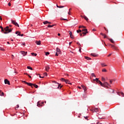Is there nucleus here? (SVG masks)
I'll use <instances>...</instances> for the list:
<instances>
[{
	"label": "nucleus",
	"mask_w": 124,
	"mask_h": 124,
	"mask_svg": "<svg viewBox=\"0 0 124 124\" xmlns=\"http://www.w3.org/2000/svg\"><path fill=\"white\" fill-rule=\"evenodd\" d=\"M1 31L2 32L6 34L7 33H9V32H11L13 30V29H9V26L6 27L4 29L3 28L1 29Z\"/></svg>",
	"instance_id": "f257e3e1"
},
{
	"label": "nucleus",
	"mask_w": 124,
	"mask_h": 124,
	"mask_svg": "<svg viewBox=\"0 0 124 124\" xmlns=\"http://www.w3.org/2000/svg\"><path fill=\"white\" fill-rule=\"evenodd\" d=\"M115 82H116V78L109 79V87L113 88V86H114V84H115Z\"/></svg>",
	"instance_id": "f03ea898"
},
{
	"label": "nucleus",
	"mask_w": 124,
	"mask_h": 124,
	"mask_svg": "<svg viewBox=\"0 0 124 124\" xmlns=\"http://www.w3.org/2000/svg\"><path fill=\"white\" fill-rule=\"evenodd\" d=\"M22 83H25V84H26L28 86H30V87H31L32 88H33L32 86H33L34 88H35L36 89H37V88H38V86L35 84H32L31 83L27 82V81H22Z\"/></svg>",
	"instance_id": "7ed1b4c3"
},
{
	"label": "nucleus",
	"mask_w": 124,
	"mask_h": 124,
	"mask_svg": "<svg viewBox=\"0 0 124 124\" xmlns=\"http://www.w3.org/2000/svg\"><path fill=\"white\" fill-rule=\"evenodd\" d=\"M61 81H62L63 82H65L66 84H69L70 85H72L71 83L69 82V80L67 79H65L63 78H62L61 79Z\"/></svg>",
	"instance_id": "20e7f679"
},
{
	"label": "nucleus",
	"mask_w": 124,
	"mask_h": 124,
	"mask_svg": "<svg viewBox=\"0 0 124 124\" xmlns=\"http://www.w3.org/2000/svg\"><path fill=\"white\" fill-rule=\"evenodd\" d=\"M54 83H56V86H58L57 89H60V90H61V89L62 88V85L61 86V85H62L61 84H60L56 81H54Z\"/></svg>",
	"instance_id": "39448f33"
},
{
	"label": "nucleus",
	"mask_w": 124,
	"mask_h": 124,
	"mask_svg": "<svg viewBox=\"0 0 124 124\" xmlns=\"http://www.w3.org/2000/svg\"><path fill=\"white\" fill-rule=\"evenodd\" d=\"M11 22L12 24H13V25H15V26H16L18 28L19 27H20V26H19V24L17 22H16V20H13V19H12Z\"/></svg>",
	"instance_id": "423d86ee"
},
{
	"label": "nucleus",
	"mask_w": 124,
	"mask_h": 124,
	"mask_svg": "<svg viewBox=\"0 0 124 124\" xmlns=\"http://www.w3.org/2000/svg\"><path fill=\"white\" fill-rule=\"evenodd\" d=\"M108 86L109 85L108 84V82H107V81H105L103 87H104L105 88H107V89H108Z\"/></svg>",
	"instance_id": "0eeeda50"
},
{
	"label": "nucleus",
	"mask_w": 124,
	"mask_h": 124,
	"mask_svg": "<svg viewBox=\"0 0 124 124\" xmlns=\"http://www.w3.org/2000/svg\"><path fill=\"white\" fill-rule=\"evenodd\" d=\"M4 83H5V84H7L8 85H10V82L7 79H5L4 80Z\"/></svg>",
	"instance_id": "6e6552de"
},
{
	"label": "nucleus",
	"mask_w": 124,
	"mask_h": 124,
	"mask_svg": "<svg viewBox=\"0 0 124 124\" xmlns=\"http://www.w3.org/2000/svg\"><path fill=\"white\" fill-rule=\"evenodd\" d=\"M20 53L22 54V55H23V57H25V56H26L28 53L27 52H25L23 51H21Z\"/></svg>",
	"instance_id": "1a4fd4ad"
},
{
	"label": "nucleus",
	"mask_w": 124,
	"mask_h": 124,
	"mask_svg": "<svg viewBox=\"0 0 124 124\" xmlns=\"http://www.w3.org/2000/svg\"><path fill=\"white\" fill-rule=\"evenodd\" d=\"M110 88H111V87H109V93H114V90L112 89H110Z\"/></svg>",
	"instance_id": "9d476101"
},
{
	"label": "nucleus",
	"mask_w": 124,
	"mask_h": 124,
	"mask_svg": "<svg viewBox=\"0 0 124 124\" xmlns=\"http://www.w3.org/2000/svg\"><path fill=\"white\" fill-rule=\"evenodd\" d=\"M45 68L46 71L48 72V71H49V70L50 69V67L49 66V65H47L45 67Z\"/></svg>",
	"instance_id": "9b49d317"
},
{
	"label": "nucleus",
	"mask_w": 124,
	"mask_h": 124,
	"mask_svg": "<svg viewBox=\"0 0 124 124\" xmlns=\"http://www.w3.org/2000/svg\"><path fill=\"white\" fill-rule=\"evenodd\" d=\"M93 112H95L96 113H97L98 112L99 110L97 108H94L92 110Z\"/></svg>",
	"instance_id": "f8f14e48"
},
{
	"label": "nucleus",
	"mask_w": 124,
	"mask_h": 124,
	"mask_svg": "<svg viewBox=\"0 0 124 124\" xmlns=\"http://www.w3.org/2000/svg\"><path fill=\"white\" fill-rule=\"evenodd\" d=\"M82 88L83 89L84 91V93L86 92V91H87V88L86 87V86H85V85H81Z\"/></svg>",
	"instance_id": "ddd939ff"
},
{
	"label": "nucleus",
	"mask_w": 124,
	"mask_h": 124,
	"mask_svg": "<svg viewBox=\"0 0 124 124\" xmlns=\"http://www.w3.org/2000/svg\"><path fill=\"white\" fill-rule=\"evenodd\" d=\"M81 18H84L86 21H88V20H89V18H88L87 17L85 16H81Z\"/></svg>",
	"instance_id": "4468645a"
},
{
	"label": "nucleus",
	"mask_w": 124,
	"mask_h": 124,
	"mask_svg": "<svg viewBox=\"0 0 124 124\" xmlns=\"http://www.w3.org/2000/svg\"><path fill=\"white\" fill-rule=\"evenodd\" d=\"M35 43H36V44H37V45H40V44H41V41H36Z\"/></svg>",
	"instance_id": "2eb2a0df"
},
{
	"label": "nucleus",
	"mask_w": 124,
	"mask_h": 124,
	"mask_svg": "<svg viewBox=\"0 0 124 124\" xmlns=\"http://www.w3.org/2000/svg\"><path fill=\"white\" fill-rule=\"evenodd\" d=\"M109 41L112 43V44H115V41H114V40H113V39H109Z\"/></svg>",
	"instance_id": "dca6fc26"
},
{
	"label": "nucleus",
	"mask_w": 124,
	"mask_h": 124,
	"mask_svg": "<svg viewBox=\"0 0 124 124\" xmlns=\"http://www.w3.org/2000/svg\"><path fill=\"white\" fill-rule=\"evenodd\" d=\"M37 106H38V107H42V105L40 104V102L38 101L37 102Z\"/></svg>",
	"instance_id": "f3484780"
},
{
	"label": "nucleus",
	"mask_w": 124,
	"mask_h": 124,
	"mask_svg": "<svg viewBox=\"0 0 124 124\" xmlns=\"http://www.w3.org/2000/svg\"><path fill=\"white\" fill-rule=\"evenodd\" d=\"M117 94H118V95H122L123 97L124 96V94L123 92H120V93H117Z\"/></svg>",
	"instance_id": "a211bd4d"
},
{
	"label": "nucleus",
	"mask_w": 124,
	"mask_h": 124,
	"mask_svg": "<svg viewBox=\"0 0 124 124\" xmlns=\"http://www.w3.org/2000/svg\"><path fill=\"white\" fill-rule=\"evenodd\" d=\"M107 80H108V78H105L103 77L102 78V80L104 81V82H107Z\"/></svg>",
	"instance_id": "6ab92c4d"
},
{
	"label": "nucleus",
	"mask_w": 124,
	"mask_h": 124,
	"mask_svg": "<svg viewBox=\"0 0 124 124\" xmlns=\"http://www.w3.org/2000/svg\"><path fill=\"white\" fill-rule=\"evenodd\" d=\"M57 52L58 53V54H60L61 53V49H60V48H57L56 49Z\"/></svg>",
	"instance_id": "aec40b11"
},
{
	"label": "nucleus",
	"mask_w": 124,
	"mask_h": 124,
	"mask_svg": "<svg viewBox=\"0 0 124 124\" xmlns=\"http://www.w3.org/2000/svg\"><path fill=\"white\" fill-rule=\"evenodd\" d=\"M101 35L104 36V38H107V36L106 35V34L101 33Z\"/></svg>",
	"instance_id": "412c9836"
},
{
	"label": "nucleus",
	"mask_w": 124,
	"mask_h": 124,
	"mask_svg": "<svg viewBox=\"0 0 124 124\" xmlns=\"http://www.w3.org/2000/svg\"><path fill=\"white\" fill-rule=\"evenodd\" d=\"M85 59L86 60H87V61H90V60H92V58L87 57V56H85Z\"/></svg>",
	"instance_id": "4be33fe9"
},
{
	"label": "nucleus",
	"mask_w": 124,
	"mask_h": 124,
	"mask_svg": "<svg viewBox=\"0 0 124 124\" xmlns=\"http://www.w3.org/2000/svg\"><path fill=\"white\" fill-rule=\"evenodd\" d=\"M109 46H111V48H112V49H115V46L114 45H111V44H109Z\"/></svg>",
	"instance_id": "5701e85b"
},
{
	"label": "nucleus",
	"mask_w": 124,
	"mask_h": 124,
	"mask_svg": "<svg viewBox=\"0 0 124 124\" xmlns=\"http://www.w3.org/2000/svg\"><path fill=\"white\" fill-rule=\"evenodd\" d=\"M54 26H56V25H48L47 26V28H53V27H54Z\"/></svg>",
	"instance_id": "b1692460"
},
{
	"label": "nucleus",
	"mask_w": 124,
	"mask_h": 124,
	"mask_svg": "<svg viewBox=\"0 0 124 124\" xmlns=\"http://www.w3.org/2000/svg\"><path fill=\"white\" fill-rule=\"evenodd\" d=\"M31 55H32V56H34L35 57H36V56H37V54L34 53H31Z\"/></svg>",
	"instance_id": "393cba45"
},
{
	"label": "nucleus",
	"mask_w": 124,
	"mask_h": 124,
	"mask_svg": "<svg viewBox=\"0 0 124 124\" xmlns=\"http://www.w3.org/2000/svg\"><path fill=\"white\" fill-rule=\"evenodd\" d=\"M49 23V21H45L43 22L44 25H46V24H48Z\"/></svg>",
	"instance_id": "a878e982"
},
{
	"label": "nucleus",
	"mask_w": 124,
	"mask_h": 124,
	"mask_svg": "<svg viewBox=\"0 0 124 124\" xmlns=\"http://www.w3.org/2000/svg\"><path fill=\"white\" fill-rule=\"evenodd\" d=\"M91 56H92L93 57H96V55H95L94 53H91Z\"/></svg>",
	"instance_id": "bb28decb"
},
{
	"label": "nucleus",
	"mask_w": 124,
	"mask_h": 124,
	"mask_svg": "<svg viewBox=\"0 0 124 124\" xmlns=\"http://www.w3.org/2000/svg\"><path fill=\"white\" fill-rule=\"evenodd\" d=\"M93 81H96V82L97 83L99 80H98V78H96L95 79H93Z\"/></svg>",
	"instance_id": "cd10ccee"
},
{
	"label": "nucleus",
	"mask_w": 124,
	"mask_h": 124,
	"mask_svg": "<svg viewBox=\"0 0 124 124\" xmlns=\"http://www.w3.org/2000/svg\"><path fill=\"white\" fill-rule=\"evenodd\" d=\"M28 69H30L31 70H32V68L31 66H27Z\"/></svg>",
	"instance_id": "c85d7f7f"
},
{
	"label": "nucleus",
	"mask_w": 124,
	"mask_h": 124,
	"mask_svg": "<svg viewBox=\"0 0 124 124\" xmlns=\"http://www.w3.org/2000/svg\"><path fill=\"white\" fill-rule=\"evenodd\" d=\"M101 65L102 67H104V66H107V65L105 64L104 63H101Z\"/></svg>",
	"instance_id": "c756f323"
},
{
	"label": "nucleus",
	"mask_w": 124,
	"mask_h": 124,
	"mask_svg": "<svg viewBox=\"0 0 124 124\" xmlns=\"http://www.w3.org/2000/svg\"><path fill=\"white\" fill-rule=\"evenodd\" d=\"M91 75H92V77H96V76H95V75L94 74V73H92V74H91Z\"/></svg>",
	"instance_id": "7c9ffc66"
},
{
	"label": "nucleus",
	"mask_w": 124,
	"mask_h": 124,
	"mask_svg": "<svg viewBox=\"0 0 124 124\" xmlns=\"http://www.w3.org/2000/svg\"><path fill=\"white\" fill-rule=\"evenodd\" d=\"M17 35H19V36H24V34H21V32H19V33Z\"/></svg>",
	"instance_id": "2f4dec72"
},
{
	"label": "nucleus",
	"mask_w": 124,
	"mask_h": 124,
	"mask_svg": "<svg viewBox=\"0 0 124 124\" xmlns=\"http://www.w3.org/2000/svg\"><path fill=\"white\" fill-rule=\"evenodd\" d=\"M1 93L0 94L1 96H4V93L3 92H1Z\"/></svg>",
	"instance_id": "473e14b6"
},
{
	"label": "nucleus",
	"mask_w": 124,
	"mask_h": 124,
	"mask_svg": "<svg viewBox=\"0 0 124 124\" xmlns=\"http://www.w3.org/2000/svg\"><path fill=\"white\" fill-rule=\"evenodd\" d=\"M102 72H107V70H106V69H103V70H102Z\"/></svg>",
	"instance_id": "72a5a7b5"
},
{
	"label": "nucleus",
	"mask_w": 124,
	"mask_h": 124,
	"mask_svg": "<svg viewBox=\"0 0 124 124\" xmlns=\"http://www.w3.org/2000/svg\"><path fill=\"white\" fill-rule=\"evenodd\" d=\"M82 31H86V33H88V30L87 29H83Z\"/></svg>",
	"instance_id": "f704fd0d"
},
{
	"label": "nucleus",
	"mask_w": 124,
	"mask_h": 124,
	"mask_svg": "<svg viewBox=\"0 0 124 124\" xmlns=\"http://www.w3.org/2000/svg\"><path fill=\"white\" fill-rule=\"evenodd\" d=\"M21 45H22L23 46H26V44L25 43H21Z\"/></svg>",
	"instance_id": "c9c22d12"
},
{
	"label": "nucleus",
	"mask_w": 124,
	"mask_h": 124,
	"mask_svg": "<svg viewBox=\"0 0 124 124\" xmlns=\"http://www.w3.org/2000/svg\"><path fill=\"white\" fill-rule=\"evenodd\" d=\"M0 50L1 51H5V49L2 48V47H0Z\"/></svg>",
	"instance_id": "e433bc0d"
},
{
	"label": "nucleus",
	"mask_w": 124,
	"mask_h": 124,
	"mask_svg": "<svg viewBox=\"0 0 124 124\" xmlns=\"http://www.w3.org/2000/svg\"><path fill=\"white\" fill-rule=\"evenodd\" d=\"M46 56H48V55H50V53L49 52H46L45 53Z\"/></svg>",
	"instance_id": "4c0bfd02"
},
{
	"label": "nucleus",
	"mask_w": 124,
	"mask_h": 124,
	"mask_svg": "<svg viewBox=\"0 0 124 124\" xmlns=\"http://www.w3.org/2000/svg\"><path fill=\"white\" fill-rule=\"evenodd\" d=\"M82 31H81V30H78L77 31V32H78V33H79V32H81Z\"/></svg>",
	"instance_id": "58836bf2"
},
{
	"label": "nucleus",
	"mask_w": 124,
	"mask_h": 124,
	"mask_svg": "<svg viewBox=\"0 0 124 124\" xmlns=\"http://www.w3.org/2000/svg\"><path fill=\"white\" fill-rule=\"evenodd\" d=\"M83 34H84V36L86 35L87 34V31H84L82 32Z\"/></svg>",
	"instance_id": "ea45409f"
},
{
	"label": "nucleus",
	"mask_w": 124,
	"mask_h": 124,
	"mask_svg": "<svg viewBox=\"0 0 124 124\" xmlns=\"http://www.w3.org/2000/svg\"><path fill=\"white\" fill-rule=\"evenodd\" d=\"M44 75L45 76H48V74H47V73H44Z\"/></svg>",
	"instance_id": "a19ab883"
},
{
	"label": "nucleus",
	"mask_w": 124,
	"mask_h": 124,
	"mask_svg": "<svg viewBox=\"0 0 124 124\" xmlns=\"http://www.w3.org/2000/svg\"><path fill=\"white\" fill-rule=\"evenodd\" d=\"M100 85H101V86L102 87H103V86H104V83H102V82H100Z\"/></svg>",
	"instance_id": "79ce46f5"
},
{
	"label": "nucleus",
	"mask_w": 124,
	"mask_h": 124,
	"mask_svg": "<svg viewBox=\"0 0 124 124\" xmlns=\"http://www.w3.org/2000/svg\"><path fill=\"white\" fill-rule=\"evenodd\" d=\"M24 74H26V75H28V76H29V78H31V76L29 75L28 74H27V73H24Z\"/></svg>",
	"instance_id": "37998d69"
},
{
	"label": "nucleus",
	"mask_w": 124,
	"mask_h": 124,
	"mask_svg": "<svg viewBox=\"0 0 124 124\" xmlns=\"http://www.w3.org/2000/svg\"><path fill=\"white\" fill-rule=\"evenodd\" d=\"M20 32H19V31H16V34H18H18H19V33H20Z\"/></svg>",
	"instance_id": "c03bdc74"
},
{
	"label": "nucleus",
	"mask_w": 124,
	"mask_h": 124,
	"mask_svg": "<svg viewBox=\"0 0 124 124\" xmlns=\"http://www.w3.org/2000/svg\"><path fill=\"white\" fill-rule=\"evenodd\" d=\"M61 20H63L64 21H68L67 19L61 18Z\"/></svg>",
	"instance_id": "a18cd8bd"
},
{
	"label": "nucleus",
	"mask_w": 124,
	"mask_h": 124,
	"mask_svg": "<svg viewBox=\"0 0 124 124\" xmlns=\"http://www.w3.org/2000/svg\"><path fill=\"white\" fill-rule=\"evenodd\" d=\"M8 5L9 6H11V2H9L8 4Z\"/></svg>",
	"instance_id": "49530a36"
},
{
	"label": "nucleus",
	"mask_w": 124,
	"mask_h": 124,
	"mask_svg": "<svg viewBox=\"0 0 124 124\" xmlns=\"http://www.w3.org/2000/svg\"><path fill=\"white\" fill-rule=\"evenodd\" d=\"M70 36L71 38H72V39L74 38V37L73 36V35H71Z\"/></svg>",
	"instance_id": "de8ad7c7"
},
{
	"label": "nucleus",
	"mask_w": 124,
	"mask_h": 124,
	"mask_svg": "<svg viewBox=\"0 0 124 124\" xmlns=\"http://www.w3.org/2000/svg\"><path fill=\"white\" fill-rule=\"evenodd\" d=\"M59 52H56L55 56H59Z\"/></svg>",
	"instance_id": "09e8293b"
},
{
	"label": "nucleus",
	"mask_w": 124,
	"mask_h": 124,
	"mask_svg": "<svg viewBox=\"0 0 124 124\" xmlns=\"http://www.w3.org/2000/svg\"><path fill=\"white\" fill-rule=\"evenodd\" d=\"M39 75L40 78H44V77H41V76H40V74H39Z\"/></svg>",
	"instance_id": "8fccbe9b"
},
{
	"label": "nucleus",
	"mask_w": 124,
	"mask_h": 124,
	"mask_svg": "<svg viewBox=\"0 0 124 124\" xmlns=\"http://www.w3.org/2000/svg\"><path fill=\"white\" fill-rule=\"evenodd\" d=\"M63 7H64L63 6H59V8H63Z\"/></svg>",
	"instance_id": "3c124183"
},
{
	"label": "nucleus",
	"mask_w": 124,
	"mask_h": 124,
	"mask_svg": "<svg viewBox=\"0 0 124 124\" xmlns=\"http://www.w3.org/2000/svg\"><path fill=\"white\" fill-rule=\"evenodd\" d=\"M69 34H70V36L71 35H72V32L71 31H70Z\"/></svg>",
	"instance_id": "603ef678"
},
{
	"label": "nucleus",
	"mask_w": 124,
	"mask_h": 124,
	"mask_svg": "<svg viewBox=\"0 0 124 124\" xmlns=\"http://www.w3.org/2000/svg\"><path fill=\"white\" fill-rule=\"evenodd\" d=\"M77 44H78V45H79V46H81V44H80V43H79V42H77Z\"/></svg>",
	"instance_id": "864d4df0"
},
{
	"label": "nucleus",
	"mask_w": 124,
	"mask_h": 124,
	"mask_svg": "<svg viewBox=\"0 0 124 124\" xmlns=\"http://www.w3.org/2000/svg\"><path fill=\"white\" fill-rule=\"evenodd\" d=\"M84 118H85L86 120H89V119H88V116L84 117Z\"/></svg>",
	"instance_id": "5fc2aeb1"
},
{
	"label": "nucleus",
	"mask_w": 124,
	"mask_h": 124,
	"mask_svg": "<svg viewBox=\"0 0 124 124\" xmlns=\"http://www.w3.org/2000/svg\"><path fill=\"white\" fill-rule=\"evenodd\" d=\"M101 82V81H100V80H99L97 83H98V84H100Z\"/></svg>",
	"instance_id": "6e6d98bb"
},
{
	"label": "nucleus",
	"mask_w": 124,
	"mask_h": 124,
	"mask_svg": "<svg viewBox=\"0 0 124 124\" xmlns=\"http://www.w3.org/2000/svg\"><path fill=\"white\" fill-rule=\"evenodd\" d=\"M97 116H98V117L99 119H102V117H99L98 115H97Z\"/></svg>",
	"instance_id": "4d7b16f0"
},
{
	"label": "nucleus",
	"mask_w": 124,
	"mask_h": 124,
	"mask_svg": "<svg viewBox=\"0 0 124 124\" xmlns=\"http://www.w3.org/2000/svg\"><path fill=\"white\" fill-rule=\"evenodd\" d=\"M97 116H98V117L99 119H102V117H99L98 115H97Z\"/></svg>",
	"instance_id": "13d9d810"
},
{
	"label": "nucleus",
	"mask_w": 124,
	"mask_h": 124,
	"mask_svg": "<svg viewBox=\"0 0 124 124\" xmlns=\"http://www.w3.org/2000/svg\"><path fill=\"white\" fill-rule=\"evenodd\" d=\"M81 28H82V26H79L78 29H81Z\"/></svg>",
	"instance_id": "bf43d9fd"
},
{
	"label": "nucleus",
	"mask_w": 124,
	"mask_h": 124,
	"mask_svg": "<svg viewBox=\"0 0 124 124\" xmlns=\"http://www.w3.org/2000/svg\"><path fill=\"white\" fill-rule=\"evenodd\" d=\"M0 29H3V28L2 27V26H0Z\"/></svg>",
	"instance_id": "052dcab7"
},
{
	"label": "nucleus",
	"mask_w": 124,
	"mask_h": 124,
	"mask_svg": "<svg viewBox=\"0 0 124 124\" xmlns=\"http://www.w3.org/2000/svg\"><path fill=\"white\" fill-rule=\"evenodd\" d=\"M79 51L81 52V47H79Z\"/></svg>",
	"instance_id": "680f3d73"
},
{
	"label": "nucleus",
	"mask_w": 124,
	"mask_h": 124,
	"mask_svg": "<svg viewBox=\"0 0 124 124\" xmlns=\"http://www.w3.org/2000/svg\"><path fill=\"white\" fill-rule=\"evenodd\" d=\"M42 104H44V102H42V103H41V105H42Z\"/></svg>",
	"instance_id": "e2e57ef3"
},
{
	"label": "nucleus",
	"mask_w": 124,
	"mask_h": 124,
	"mask_svg": "<svg viewBox=\"0 0 124 124\" xmlns=\"http://www.w3.org/2000/svg\"><path fill=\"white\" fill-rule=\"evenodd\" d=\"M72 44V42H71L69 43V45H71V44Z\"/></svg>",
	"instance_id": "0e129e2a"
},
{
	"label": "nucleus",
	"mask_w": 124,
	"mask_h": 124,
	"mask_svg": "<svg viewBox=\"0 0 124 124\" xmlns=\"http://www.w3.org/2000/svg\"><path fill=\"white\" fill-rule=\"evenodd\" d=\"M58 36H61V34H60V33H59L58 34Z\"/></svg>",
	"instance_id": "69168bd1"
},
{
	"label": "nucleus",
	"mask_w": 124,
	"mask_h": 124,
	"mask_svg": "<svg viewBox=\"0 0 124 124\" xmlns=\"http://www.w3.org/2000/svg\"><path fill=\"white\" fill-rule=\"evenodd\" d=\"M65 75H66V76H69L68 74H65Z\"/></svg>",
	"instance_id": "338daca9"
},
{
	"label": "nucleus",
	"mask_w": 124,
	"mask_h": 124,
	"mask_svg": "<svg viewBox=\"0 0 124 124\" xmlns=\"http://www.w3.org/2000/svg\"><path fill=\"white\" fill-rule=\"evenodd\" d=\"M0 20H1H1H2V18H1V16H0Z\"/></svg>",
	"instance_id": "774afa93"
}]
</instances>
